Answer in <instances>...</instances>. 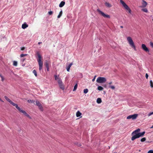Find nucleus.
I'll use <instances>...</instances> for the list:
<instances>
[{"label": "nucleus", "mask_w": 153, "mask_h": 153, "mask_svg": "<svg viewBox=\"0 0 153 153\" xmlns=\"http://www.w3.org/2000/svg\"><path fill=\"white\" fill-rule=\"evenodd\" d=\"M77 145L78 146H81V144L80 143H78L77 144Z\"/></svg>", "instance_id": "obj_43"}, {"label": "nucleus", "mask_w": 153, "mask_h": 153, "mask_svg": "<svg viewBox=\"0 0 153 153\" xmlns=\"http://www.w3.org/2000/svg\"><path fill=\"white\" fill-rule=\"evenodd\" d=\"M54 77H55V80H56L58 79V77L57 75H54Z\"/></svg>", "instance_id": "obj_42"}, {"label": "nucleus", "mask_w": 153, "mask_h": 153, "mask_svg": "<svg viewBox=\"0 0 153 153\" xmlns=\"http://www.w3.org/2000/svg\"><path fill=\"white\" fill-rule=\"evenodd\" d=\"M58 83L60 88L62 90H64L65 88L63 84H62V80L60 79H59L58 81Z\"/></svg>", "instance_id": "obj_10"}, {"label": "nucleus", "mask_w": 153, "mask_h": 153, "mask_svg": "<svg viewBox=\"0 0 153 153\" xmlns=\"http://www.w3.org/2000/svg\"><path fill=\"white\" fill-rule=\"evenodd\" d=\"M127 40L131 46L135 50H136L135 46L130 36L127 37Z\"/></svg>", "instance_id": "obj_3"}, {"label": "nucleus", "mask_w": 153, "mask_h": 153, "mask_svg": "<svg viewBox=\"0 0 153 153\" xmlns=\"http://www.w3.org/2000/svg\"><path fill=\"white\" fill-rule=\"evenodd\" d=\"M106 81V79L104 77H98L96 80L97 82L99 83H104Z\"/></svg>", "instance_id": "obj_4"}, {"label": "nucleus", "mask_w": 153, "mask_h": 153, "mask_svg": "<svg viewBox=\"0 0 153 153\" xmlns=\"http://www.w3.org/2000/svg\"><path fill=\"white\" fill-rule=\"evenodd\" d=\"M150 86L151 88H153V82L152 80L150 81Z\"/></svg>", "instance_id": "obj_27"}, {"label": "nucleus", "mask_w": 153, "mask_h": 153, "mask_svg": "<svg viewBox=\"0 0 153 153\" xmlns=\"http://www.w3.org/2000/svg\"><path fill=\"white\" fill-rule=\"evenodd\" d=\"M142 5L141 6V7H146L147 5V2L146 1H145L144 0H142Z\"/></svg>", "instance_id": "obj_12"}, {"label": "nucleus", "mask_w": 153, "mask_h": 153, "mask_svg": "<svg viewBox=\"0 0 153 153\" xmlns=\"http://www.w3.org/2000/svg\"><path fill=\"white\" fill-rule=\"evenodd\" d=\"M97 11L100 14H101L104 17L109 19L110 18V16L109 15L105 14L104 13L101 11L99 9H97Z\"/></svg>", "instance_id": "obj_6"}, {"label": "nucleus", "mask_w": 153, "mask_h": 153, "mask_svg": "<svg viewBox=\"0 0 153 153\" xmlns=\"http://www.w3.org/2000/svg\"><path fill=\"white\" fill-rule=\"evenodd\" d=\"M37 55L38 57L37 60L39 65V71H41L42 69L43 62L42 61V57L38 52L37 53Z\"/></svg>", "instance_id": "obj_1"}, {"label": "nucleus", "mask_w": 153, "mask_h": 153, "mask_svg": "<svg viewBox=\"0 0 153 153\" xmlns=\"http://www.w3.org/2000/svg\"><path fill=\"white\" fill-rule=\"evenodd\" d=\"M141 10L142 11H143L145 12L146 13L148 12V10L146 8L142 9H141Z\"/></svg>", "instance_id": "obj_25"}, {"label": "nucleus", "mask_w": 153, "mask_h": 153, "mask_svg": "<svg viewBox=\"0 0 153 153\" xmlns=\"http://www.w3.org/2000/svg\"><path fill=\"white\" fill-rule=\"evenodd\" d=\"M147 153H153V150H150Z\"/></svg>", "instance_id": "obj_41"}, {"label": "nucleus", "mask_w": 153, "mask_h": 153, "mask_svg": "<svg viewBox=\"0 0 153 153\" xmlns=\"http://www.w3.org/2000/svg\"><path fill=\"white\" fill-rule=\"evenodd\" d=\"M16 107L20 112L23 113L24 114L26 112L25 111L21 110L20 108L18 106V105Z\"/></svg>", "instance_id": "obj_13"}, {"label": "nucleus", "mask_w": 153, "mask_h": 153, "mask_svg": "<svg viewBox=\"0 0 153 153\" xmlns=\"http://www.w3.org/2000/svg\"><path fill=\"white\" fill-rule=\"evenodd\" d=\"M150 128H153V125L152 126V127H151Z\"/></svg>", "instance_id": "obj_51"}, {"label": "nucleus", "mask_w": 153, "mask_h": 153, "mask_svg": "<svg viewBox=\"0 0 153 153\" xmlns=\"http://www.w3.org/2000/svg\"><path fill=\"white\" fill-rule=\"evenodd\" d=\"M103 86L105 88H106V85H103Z\"/></svg>", "instance_id": "obj_48"}, {"label": "nucleus", "mask_w": 153, "mask_h": 153, "mask_svg": "<svg viewBox=\"0 0 153 153\" xmlns=\"http://www.w3.org/2000/svg\"><path fill=\"white\" fill-rule=\"evenodd\" d=\"M65 1H61L59 4V7H63L65 5Z\"/></svg>", "instance_id": "obj_17"}, {"label": "nucleus", "mask_w": 153, "mask_h": 153, "mask_svg": "<svg viewBox=\"0 0 153 153\" xmlns=\"http://www.w3.org/2000/svg\"><path fill=\"white\" fill-rule=\"evenodd\" d=\"M28 25L26 24L25 23L23 24L22 25V28L23 29H25L28 27Z\"/></svg>", "instance_id": "obj_16"}, {"label": "nucleus", "mask_w": 153, "mask_h": 153, "mask_svg": "<svg viewBox=\"0 0 153 153\" xmlns=\"http://www.w3.org/2000/svg\"><path fill=\"white\" fill-rule=\"evenodd\" d=\"M73 65V64L72 63H71L66 68V69H67V70L68 71H69V70H70V68L71 67V66H72V65Z\"/></svg>", "instance_id": "obj_18"}, {"label": "nucleus", "mask_w": 153, "mask_h": 153, "mask_svg": "<svg viewBox=\"0 0 153 153\" xmlns=\"http://www.w3.org/2000/svg\"><path fill=\"white\" fill-rule=\"evenodd\" d=\"M142 48L146 52H149V50L148 48L146 47V45L144 44L142 45Z\"/></svg>", "instance_id": "obj_11"}, {"label": "nucleus", "mask_w": 153, "mask_h": 153, "mask_svg": "<svg viewBox=\"0 0 153 153\" xmlns=\"http://www.w3.org/2000/svg\"><path fill=\"white\" fill-rule=\"evenodd\" d=\"M39 109L41 110V111H42L43 110V107L42 105L40 106H38Z\"/></svg>", "instance_id": "obj_33"}, {"label": "nucleus", "mask_w": 153, "mask_h": 153, "mask_svg": "<svg viewBox=\"0 0 153 153\" xmlns=\"http://www.w3.org/2000/svg\"><path fill=\"white\" fill-rule=\"evenodd\" d=\"M13 65L14 66H16L17 65V62L16 61H14L13 62Z\"/></svg>", "instance_id": "obj_28"}, {"label": "nucleus", "mask_w": 153, "mask_h": 153, "mask_svg": "<svg viewBox=\"0 0 153 153\" xmlns=\"http://www.w3.org/2000/svg\"><path fill=\"white\" fill-rule=\"evenodd\" d=\"M0 101L3 102H4V101L3 100H2L1 98L0 97Z\"/></svg>", "instance_id": "obj_47"}, {"label": "nucleus", "mask_w": 153, "mask_h": 153, "mask_svg": "<svg viewBox=\"0 0 153 153\" xmlns=\"http://www.w3.org/2000/svg\"><path fill=\"white\" fill-rule=\"evenodd\" d=\"M62 10H61L59 13V14L57 16V18H59L60 17L62 16Z\"/></svg>", "instance_id": "obj_22"}, {"label": "nucleus", "mask_w": 153, "mask_h": 153, "mask_svg": "<svg viewBox=\"0 0 153 153\" xmlns=\"http://www.w3.org/2000/svg\"><path fill=\"white\" fill-rule=\"evenodd\" d=\"M27 55V54H21L20 55V57H23L24 56H26Z\"/></svg>", "instance_id": "obj_34"}, {"label": "nucleus", "mask_w": 153, "mask_h": 153, "mask_svg": "<svg viewBox=\"0 0 153 153\" xmlns=\"http://www.w3.org/2000/svg\"><path fill=\"white\" fill-rule=\"evenodd\" d=\"M109 88L113 90H114L115 88V87L114 86L109 85Z\"/></svg>", "instance_id": "obj_31"}, {"label": "nucleus", "mask_w": 153, "mask_h": 153, "mask_svg": "<svg viewBox=\"0 0 153 153\" xmlns=\"http://www.w3.org/2000/svg\"><path fill=\"white\" fill-rule=\"evenodd\" d=\"M150 45L152 48H153V42H150Z\"/></svg>", "instance_id": "obj_40"}, {"label": "nucleus", "mask_w": 153, "mask_h": 153, "mask_svg": "<svg viewBox=\"0 0 153 153\" xmlns=\"http://www.w3.org/2000/svg\"><path fill=\"white\" fill-rule=\"evenodd\" d=\"M5 99L9 102L11 104H12L13 106L16 107L17 104L13 102L12 101H11L7 96H5L4 97Z\"/></svg>", "instance_id": "obj_9"}, {"label": "nucleus", "mask_w": 153, "mask_h": 153, "mask_svg": "<svg viewBox=\"0 0 153 153\" xmlns=\"http://www.w3.org/2000/svg\"><path fill=\"white\" fill-rule=\"evenodd\" d=\"M138 116L137 114H134L133 115H130L127 117V119H132L133 120H135L136 119Z\"/></svg>", "instance_id": "obj_8"}, {"label": "nucleus", "mask_w": 153, "mask_h": 153, "mask_svg": "<svg viewBox=\"0 0 153 153\" xmlns=\"http://www.w3.org/2000/svg\"><path fill=\"white\" fill-rule=\"evenodd\" d=\"M152 21H153V19H152Z\"/></svg>", "instance_id": "obj_52"}, {"label": "nucleus", "mask_w": 153, "mask_h": 153, "mask_svg": "<svg viewBox=\"0 0 153 153\" xmlns=\"http://www.w3.org/2000/svg\"><path fill=\"white\" fill-rule=\"evenodd\" d=\"M28 102H29V103H32V102H33V100H28Z\"/></svg>", "instance_id": "obj_39"}, {"label": "nucleus", "mask_w": 153, "mask_h": 153, "mask_svg": "<svg viewBox=\"0 0 153 153\" xmlns=\"http://www.w3.org/2000/svg\"><path fill=\"white\" fill-rule=\"evenodd\" d=\"M120 3L122 4L123 6L127 10L128 12L130 13H131V10L129 7L125 3V2L122 0H120Z\"/></svg>", "instance_id": "obj_5"}, {"label": "nucleus", "mask_w": 153, "mask_h": 153, "mask_svg": "<svg viewBox=\"0 0 153 153\" xmlns=\"http://www.w3.org/2000/svg\"><path fill=\"white\" fill-rule=\"evenodd\" d=\"M77 84H76L74 86V89H73V91H75L77 88Z\"/></svg>", "instance_id": "obj_29"}, {"label": "nucleus", "mask_w": 153, "mask_h": 153, "mask_svg": "<svg viewBox=\"0 0 153 153\" xmlns=\"http://www.w3.org/2000/svg\"><path fill=\"white\" fill-rule=\"evenodd\" d=\"M97 89L99 91H102L103 89V88L101 86H98L97 87Z\"/></svg>", "instance_id": "obj_21"}, {"label": "nucleus", "mask_w": 153, "mask_h": 153, "mask_svg": "<svg viewBox=\"0 0 153 153\" xmlns=\"http://www.w3.org/2000/svg\"><path fill=\"white\" fill-rule=\"evenodd\" d=\"M97 102L98 103H100L102 102V100L100 98H98L97 99Z\"/></svg>", "instance_id": "obj_20"}, {"label": "nucleus", "mask_w": 153, "mask_h": 153, "mask_svg": "<svg viewBox=\"0 0 153 153\" xmlns=\"http://www.w3.org/2000/svg\"><path fill=\"white\" fill-rule=\"evenodd\" d=\"M105 5L108 7L110 8L112 7V5L108 2H106L105 3Z\"/></svg>", "instance_id": "obj_15"}, {"label": "nucleus", "mask_w": 153, "mask_h": 153, "mask_svg": "<svg viewBox=\"0 0 153 153\" xmlns=\"http://www.w3.org/2000/svg\"><path fill=\"white\" fill-rule=\"evenodd\" d=\"M25 49V48L24 47H22L21 48V49L22 51L24 50Z\"/></svg>", "instance_id": "obj_45"}, {"label": "nucleus", "mask_w": 153, "mask_h": 153, "mask_svg": "<svg viewBox=\"0 0 153 153\" xmlns=\"http://www.w3.org/2000/svg\"><path fill=\"white\" fill-rule=\"evenodd\" d=\"M152 114H153V111L152 112L149 113L148 114V116L149 117Z\"/></svg>", "instance_id": "obj_35"}, {"label": "nucleus", "mask_w": 153, "mask_h": 153, "mask_svg": "<svg viewBox=\"0 0 153 153\" xmlns=\"http://www.w3.org/2000/svg\"><path fill=\"white\" fill-rule=\"evenodd\" d=\"M36 104L38 106H40L41 105V103L38 101H36Z\"/></svg>", "instance_id": "obj_23"}, {"label": "nucleus", "mask_w": 153, "mask_h": 153, "mask_svg": "<svg viewBox=\"0 0 153 153\" xmlns=\"http://www.w3.org/2000/svg\"><path fill=\"white\" fill-rule=\"evenodd\" d=\"M53 11H50L48 12V13L49 14V15H52L53 14Z\"/></svg>", "instance_id": "obj_36"}, {"label": "nucleus", "mask_w": 153, "mask_h": 153, "mask_svg": "<svg viewBox=\"0 0 153 153\" xmlns=\"http://www.w3.org/2000/svg\"><path fill=\"white\" fill-rule=\"evenodd\" d=\"M96 76H97L96 75H95L94 76V78L92 79V82H94L95 81V78L96 77Z\"/></svg>", "instance_id": "obj_38"}, {"label": "nucleus", "mask_w": 153, "mask_h": 153, "mask_svg": "<svg viewBox=\"0 0 153 153\" xmlns=\"http://www.w3.org/2000/svg\"><path fill=\"white\" fill-rule=\"evenodd\" d=\"M120 27L121 28H123V26H120Z\"/></svg>", "instance_id": "obj_50"}, {"label": "nucleus", "mask_w": 153, "mask_h": 153, "mask_svg": "<svg viewBox=\"0 0 153 153\" xmlns=\"http://www.w3.org/2000/svg\"><path fill=\"white\" fill-rule=\"evenodd\" d=\"M88 90L87 88H86L84 90V93L85 94L87 93L88 92Z\"/></svg>", "instance_id": "obj_30"}, {"label": "nucleus", "mask_w": 153, "mask_h": 153, "mask_svg": "<svg viewBox=\"0 0 153 153\" xmlns=\"http://www.w3.org/2000/svg\"><path fill=\"white\" fill-rule=\"evenodd\" d=\"M82 114L79 111H78L76 114V116L77 117H79Z\"/></svg>", "instance_id": "obj_19"}, {"label": "nucleus", "mask_w": 153, "mask_h": 153, "mask_svg": "<svg viewBox=\"0 0 153 153\" xmlns=\"http://www.w3.org/2000/svg\"><path fill=\"white\" fill-rule=\"evenodd\" d=\"M25 116H26L30 119H31V117H30V116L26 112L25 114H24Z\"/></svg>", "instance_id": "obj_24"}, {"label": "nucleus", "mask_w": 153, "mask_h": 153, "mask_svg": "<svg viewBox=\"0 0 153 153\" xmlns=\"http://www.w3.org/2000/svg\"><path fill=\"white\" fill-rule=\"evenodd\" d=\"M148 74L147 73L146 74V78L147 79L148 78Z\"/></svg>", "instance_id": "obj_44"}, {"label": "nucleus", "mask_w": 153, "mask_h": 153, "mask_svg": "<svg viewBox=\"0 0 153 153\" xmlns=\"http://www.w3.org/2000/svg\"><path fill=\"white\" fill-rule=\"evenodd\" d=\"M42 42H38V44L40 45V44H41Z\"/></svg>", "instance_id": "obj_49"}, {"label": "nucleus", "mask_w": 153, "mask_h": 153, "mask_svg": "<svg viewBox=\"0 0 153 153\" xmlns=\"http://www.w3.org/2000/svg\"><path fill=\"white\" fill-rule=\"evenodd\" d=\"M44 65L47 69L48 71H50V66L51 65V62L47 60H46L44 63Z\"/></svg>", "instance_id": "obj_7"}, {"label": "nucleus", "mask_w": 153, "mask_h": 153, "mask_svg": "<svg viewBox=\"0 0 153 153\" xmlns=\"http://www.w3.org/2000/svg\"><path fill=\"white\" fill-rule=\"evenodd\" d=\"M0 77H1V80L2 81H3L4 79L3 77L1 74H0Z\"/></svg>", "instance_id": "obj_37"}, {"label": "nucleus", "mask_w": 153, "mask_h": 153, "mask_svg": "<svg viewBox=\"0 0 153 153\" xmlns=\"http://www.w3.org/2000/svg\"><path fill=\"white\" fill-rule=\"evenodd\" d=\"M146 140V138L145 137H143L141 139L140 141L142 142H143L145 141Z\"/></svg>", "instance_id": "obj_32"}, {"label": "nucleus", "mask_w": 153, "mask_h": 153, "mask_svg": "<svg viewBox=\"0 0 153 153\" xmlns=\"http://www.w3.org/2000/svg\"><path fill=\"white\" fill-rule=\"evenodd\" d=\"M140 131V129L138 128L137 129L135 130V131H133L131 134H139V132Z\"/></svg>", "instance_id": "obj_14"}, {"label": "nucleus", "mask_w": 153, "mask_h": 153, "mask_svg": "<svg viewBox=\"0 0 153 153\" xmlns=\"http://www.w3.org/2000/svg\"><path fill=\"white\" fill-rule=\"evenodd\" d=\"M145 133V131H143L142 133H139V134H131L132 136L131 138V140L133 141L136 139L140 137H142L144 135Z\"/></svg>", "instance_id": "obj_2"}, {"label": "nucleus", "mask_w": 153, "mask_h": 153, "mask_svg": "<svg viewBox=\"0 0 153 153\" xmlns=\"http://www.w3.org/2000/svg\"><path fill=\"white\" fill-rule=\"evenodd\" d=\"M112 82H110L108 83V84L110 85L112 83Z\"/></svg>", "instance_id": "obj_46"}, {"label": "nucleus", "mask_w": 153, "mask_h": 153, "mask_svg": "<svg viewBox=\"0 0 153 153\" xmlns=\"http://www.w3.org/2000/svg\"><path fill=\"white\" fill-rule=\"evenodd\" d=\"M33 73L34 74V75L36 76H37V74L36 72V70H34L33 71Z\"/></svg>", "instance_id": "obj_26"}]
</instances>
